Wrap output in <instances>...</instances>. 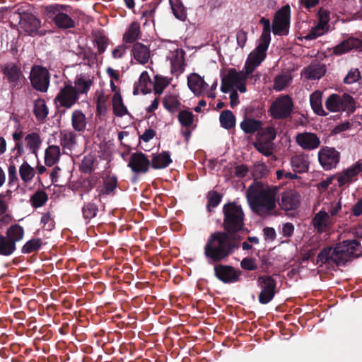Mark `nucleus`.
Here are the masks:
<instances>
[{"label": "nucleus", "instance_id": "nucleus-17", "mask_svg": "<svg viewBox=\"0 0 362 362\" xmlns=\"http://www.w3.org/2000/svg\"><path fill=\"white\" fill-rule=\"evenodd\" d=\"M167 59L171 66V72L177 76L184 71L185 52L179 48L170 50Z\"/></svg>", "mask_w": 362, "mask_h": 362}, {"label": "nucleus", "instance_id": "nucleus-38", "mask_svg": "<svg viewBox=\"0 0 362 362\" xmlns=\"http://www.w3.org/2000/svg\"><path fill=\"white\" fill-rule=\"evenodd\" d=\"M292 81L290 74L277 75L274 80L273 88L276 91H281L288 87Z\"/></svg>", "mask_w": 362, "mask_h": 362}, {"label": "nucleus", "instance_id": "nucleus-49", "mask_svg": "<svg viewBox=\"0 0 362 362\" xmlns=\"http://www.w3.org/2000/svg\"><path fill=\"white\" fill-rule=\"evenodd\" d=\"M47 201V195L45 192L42 190L37 191L30 197L31 204L35 208L43 206Z\"/></svg>", "mask_w": 362, "mask_h": 362}, {"label": "nucleus", "instance_id": "nucleus-23", "mask_svg": "<svg viewBox=\"0 0 362 362\" xmlns=\"http://www.w3.org/2000/svg\"><path fill=\"white\" fill-rule=\"evenodd\" d=\"M216 276L224 283L236 281L240 273L228 266L217 265L214 267Z\"/></svg>", "mask_w": 362, "mask_h": 362}, {"label": "nucleus", "instance_id": "nucleus-31", "mask_svg": "<svg viewBox=\"0 0 362 362\" xmlns=\"http://www.w3.org/2000/svg\"><path fill=\"white\" fill-rule=\"evenodd\" d=\"M3 72L8 81L13 86H15L18 84V81L20 80L22 75L19 67L14 64H7L4 68Z\"/></svg>", "mask_w": 362, "mask_h": 362}, {"label": "nucleus", "instance_id": "nucleus-58", "mask_svg": "<svg viewBox=\"0 0 362 362\" xmlns=\"http://www.w3.org/2000/svg\"><path fill=\"white\" fill-rule=\"evenodd\" d=\"M151 85V81L149 76L146 71L141 73L139 79V86L141 91H144L145 89L148 88Z\"/></svg>", "mask_w": 362, "mask_h": 362}, {"label": "nucleus", "instance_id": "nucleus-60", "mask_svg": "<svg viewBox=\"0 0 362 362\" xmlns=\"http://www.w3.org/2000/svg\"><path fill=\"white\" fill-rule=\"evenodd\" d=\"M241 267L246 270H255L257 268L256 262L252 258H244L240 262Z\"/></svg>", "mask_w": 362, "mask_h": 362}, {"label": "nucleus", "instance_id": "nucleus-7", "mask_svg": "<svg viewBox=\"0 0 362 362\" xmlns=\"http://www.w3.org/2000/svg\"><path fill=\"white\" fill-rule=\"evenodd\" d=\"M325 106L328 110L333 112L341 110L354 112L356 109L354 98L348 94H344L341 96L332 94L327 98Z\"/></svg>", "mask_w": 362, "mask_h": 362}, {"label": "nucleus", "instance_id": "nucleus-63", "mask_svg": "<svg viewBox=\"0 0 362 362\" xmlns=\"http://www.w3.org/2000/svg\"><path fill=\"white\" fill-rule=\"evenodd\" d=\"M127 46L124 45H118L112 52V56L114 59L122 58L127 52Z\"/></svg>", "mask_w": 362, "mask_h": 362}, {"label": "nucleus", "instance_id": "nucleus-48", "mask_svg": "<svg viewBox=\"0 0 362 362\" xmlns=\"http://www.w3.org/2000/svg\"><path fill=\"white\" fill-rule=\"evenodd\" d=\"M255 148L264 156H270L273 153V144L272 142L260 139L254 143Z\"/></svg>", "mask_w": 362, "mask_h": 362}, {"label": "nucleus", "instance_id": "nucleus-2", "mask_svg": "<svg viewBox=\"0 0 362 362\" xmlns=\"http://www.w3.org/2000/svg\"><path fill=\"white\" fill-rule=\"evenodd\" d=\"M361 252L358 242L348 240L337 244L334 248H325L317 256V263L328 264H344Z\"/></svg>", "mask_w": 362, "mask_h": 362}, {"label": "nucleus", "instance_id": "nucleus-52", "mask_svg": "<svg viewBox=\"0 0 362 362\" xmlns=\"http://www.w3.org/2000/svg\"><path fill=\"white\" fill-rule=\"evenodd\" d=\"M260 23L263 25V32L261 35L259 41L269 43L270 42L271 24L268 19L262 18Z\"/></svg>", "mask_w": 362, "mask_h": 362}, {"label": "nucleus", "instance_id": "nucleus-35", "mask_svg": "<svg viewBox=\"0 0 362 362\" xmlns=\"http://www.w3.org/2000/svg\"><path fill=\"white\" fill-rule=\"evenodd\" d=\"M60 143L64 148L71 149L76 144V135L70 130L60 132Z\"/></svg>", "mask_w": 362, "mask_h": 362}, {"label": "nucleus", "instance_id": "nucleus-25", "mask_svg": "<svg viewBox=\"0 0 362 362\" xmlns=\"http://www.w3.org/2000/svg\"><path fill=\"white\" fill-rule=\"evenodd\" d=\"M313 224L318 232H325L328 230L332 225V218L327 212L320 211L314 216Z\"/></svg>", "mask_w": 362, "mask_h": 362}, {"label": "nucleus", "instance_id": "nucleus-13", "mask_svg": "<svg viewBox=\"0 0 362 362\" xmlns=\"http://www.w3.org/2000/svg\"><path fill=\"white\" fill-rule=\"evenodd\" d=\"M269 45V43L259 41L256 49L248 55L245 65L247 74H251L264 59Z\"/></svg>", "mask_w": 362, "mask_h": 362}, {"label": "nucleus", "instance_id": "nucleus-24", "mask_svg": "<svg viewBox=\"0 0 362 362\" xmlns=\"http://www.w3.org/2000/svg\"><path fill=\"white\" fill-rule=\"evenodd\" d=\"M132 54L134 59L141 64H146L151 59L149 47L141 42H136L133 45Z\"/></svg>", "mask_w": 362, "mask_h": 362}, {"label": "nucleus", "instance_id": "nucleus-5", "mask_svg": "<svg viewBox=\"0 0 362 362\" xmlns=\"http://www.w3.org/2000/svg\"><path fill=\"white\" fill-rule=\"evenodd\" d=\"M223 225L229 233H235L243 226L244 213L240 206L235 203L226 204L223 207Z\"/></svg>", "mask_w": 362, "mask_h": 362}, {"label": "nucleus", "instance_id": "nucleus-21", "mask_svg": "<svg viewBox=\"0 0 362 362\" xmlns=\"http://www.w3.org/2000/svg\"><path fill=\"white\" fill-rule=\"evenodd\" d=\"M150 162L142 153H133L129 159L128 166L135 173H146L149 168Z\"/></svg>", "mask_w": 362, "mask_h": 362}, {"label": "nucleus", "instance_id": "nucleus-43", "mask_svg": "<svg viewBox=\"0 0 362 362\" xmlns=\"http://www.w3.org/2000/svg\"><path fill=\"white\" fill-rule=\"evenodd\" d=\"M219 120L221 127L226 129H231L235 125V117L230 110L223 111L220 115Z\"/></svg>", "mask_w": 362, "mask_h": 362}, {"label": "nucleus", "instance_id": "nucleus-3", "mask_svg": "<svg viewBox=\"0 0 362 362\" xmlns=\"http://www.w3.org/2000/svg\"><path fill=\"white\" fill-rule=\"evenodd\" d=\"M235 245L226 233H216L210 237L204 247L206 257L218 262L227 257Z\"/></svg>", "mask_w": 362, "mask_h": 362}, {"label": "nucleus", "instance_id": "nucleus-32", "mask_svg": "<svg viewBox=\"0 0 362 362\" xmlns=\"http://www.w3.org/2000/svg\"><path fill=\"white\" fill-rule=\"evenodd\" d=\"M325 73L324 65L312 64L304 69L302 75L307 79L315 80L320 78Z\"/></svg>", "mask_w": 362, "mask_h": 362}, {"label": "nucleus", "instance_id": "nucleus-18", "mask_svg": "<svg viewBox=\"0 0 362 362\" xmlns=\"http://www.w3.org/2000/svg\"><path fill=\"white\" fill-rule=\"evenodd\" d=\"M17 16L20 18V28L23 32L29 35L37 33L40 28V21L34 15L24 13Z\"/></svg>", "mask_w": 362, "mask_h": 362}, {"label": "nucleus", "instance_id": "nucleus-10", "mask_svg": "<svg viewBox=\"0 0 362 362\" xmlns=\"http://www.w3.org/2000/svg\"><path fill=\"white\" fill-rule=\"evenodd\" d=\"M293 109V102L288 95H281L277 98L271 105L269 111L272 116L276 119L288 117Z\"/></svg>", "mask_w": 362, "mask_h": 362}, {"label": "nucleus", "instance_id": "nucleus-54", "mask_svg": "<svg viewBox=\"0 0 362 362\" xmlns=\"http://www.w3.org/2000/svg\"><path fill=\"white\" fill-rule=\"evenodd\" d=\"M169 80L163 76H156L154 90L156 93L161 94L165 87L169 84Z\"/></svg>", "mask_w": 362, "mask_h": 362}, {"label": "nucleus", "instance_id": "nucleus-11", "mask_svg": "<svg viewBox=\"0 0 362 362\" xmlns=\"http://www.w3.org/2000/svg\"><path fill=\"white\" fill-rule=\"evenodd\" d=\"M258 286L260 292L258 296L259 301L262 304H267L274 298L276 293V281L269 276H262L258 278Z\"/></svg>", "mask_w": 362, "mask_h": 362}, {"label": "nucleus", "instance_id": "nucleus-37", "mask_svg": "<svg viewBox=\"0 0 362 362\" xmlns=\"http://www.w3.org/2000/svg\"><path fill=\"white\" fill-rule=\"evenodd\" d=\"M139 34V24L136 22H133L124 33L123 35V41L126 43H132L138 38Z\"/></svg>", "mask_w": 362, "mask_h": 362}, {"label": "nucleus", "instance_id": "nucleus-64", "mask_svg": "<svg viewBox=\"0 0 362 362\" xmlns=\"http://www.w3.org/2000/svg\"><path fill=\"white\" fill-rule=\"evenodd\" d=\"M294 230V226L291 223H286L283 226L282 233L284 236L290 237Z\"/></svg>", "mask_w": 362, "mask_h": 362}, {"label": "nucleus", "instance_id": "nucleus-47", "mask_svg": "<svg viewBox=\"0 0 362 362\" xmlns=\"http://www.w3.org/2000/svg\"><path fill=\"white\" fill-rule=\"evenodd\" d=\"M23 228L18 226L14 225L11 226L7 230V240H11L16 245V242L20 241L23 238Z\"/></svg>", "mask_w": 362, "mask_h": 362}, {"label": "nucleus", "instance_id": "nucleus-20", "mask_svg": "<svg viewBox=\"0 0 362 362\" xmlns=\"http://www.w3.org/2000/svg\"><path fill=\"white\" fill-rule=\"evenodd\" d=\"M300 204V195L292 190L286 191L281 194L279 205L285 211L293 210Z\"/></svg>", "mask_w": 362, "mask_h": 362}, {"label": "nucleus", "instance_id": "nucleus-56", "mask_svg": "<svg viewBox=\"0 0 362 362\" xmlns=\"http://www.w3.org/2000/svg\"><path fill=\"white\" fill-rule=\"evenodd\" d=\"M178 119L182 125L189 127L193 122V115L191 112L183 110L179 113Z\"/></svg>", "mask_w": 362, "mask_h": 362}, {"label": "nucleus", "instance_id": "nucleus-22", "mask_svg": "<svg viewBox=\"0 0 362 362\" xmlns=\"http://www.w3.org/2000/svg\"><path fill=\"white\" fill-rule=\"evenodd\" d=\"M187 85L189 88L195 95L200 96L205 94L208 84L199 74L192 73L187 77Z\"/></svg>", "mask_w": 362, "mask_h": 362}, {"label": "nucleus", "instance_id": "nucleus-16", "mask_svg": "<svg viewBox=\"0 0 362 362\" xmlns=\"http://www.w3.org/2000/svg\"><path fill=\"white\" fill-rule=\"evenodd\" d=\"M329 13L324 9H320L318 12L319 23L313 27L311 30L303 37L305 40H315L317 37L324 35L329 30L328 22L329 21Z\"/></svg>", "mask_w": 362, "mask_h": 362}, {"label": "nucleus", "instance_id": "nucleus-61", "mask_svg": "<svg viewBox=\"0 0 362 362\" xmlns=\"http://www.w3.org/2000/svg\"><path fill=\"white\" fill-rule=\"evenodd\" d=\"M208 197V207H216L221 202V196L217 192L209 193Z\"/></svg>", "mask_w": 362, "mask_h": 362}, {"label": "nucleus", "instance_id": "nucleus-9", "mask_svg": "<svg viewBox=\"0 0 362 362\" xmlns=\"http://www.w3.org/2000/svg\"><path fill=\"white\" fill-rule=\"evenodd\" d=\"M79 96L72 84H66L62 88L54 99L58 107L71 108L78 100Z\"/></svg>", "mask_w": 362, "mask_h": 362}, {"label": "nucleus", "instance_id": "nucleus-50", "mask_svg": "<svg viewBox=\"0 0 362 362\" xmlns=\"http://www.w3.org/2000/svg\"><path fill=\"white\" fill-rule=\"evenodd\" d=\"M163 104L167 110L173 112L178 110L180 103L175 95H168L164 98Z\"/></svg>", "mask_w": 362, "mask_h": 362}, {"label": "nucleus", "instance_id": "nucleus-15", "mask_svg": "<svg viewBox=\"0 0 362 362\" xmlns=\"http://www.w3.org/2000/svg\"><path fill=\"white\" fill-rule=\"evenodd\" d=\"M361 173H362V162L358 160L341 172L336 174L334 178L337 180L338 185L341 187L355 182L357 180V176Z\"/></svg>", "mask_w": 362, "mask_h": 362}, {"label": "nucleus", "instance_id": "nucleus-45", "mask_svg": "<svg viewBox=\"0 0 362 362\" xmlns=\"http://www.w3.org/2000/svg\"><path fill=\"white\" fill-rule=\"evenodd\" d=\"M34 113L38 120H43L48 114V109L42 99H37L34 103Z\"/></svg>", "mask_w": 362, "mask_h": 362}, {"label": "nucleus", "instance_id": "nucleus-62", "mask_svg": "<svg viewBox=\"0 0 362 362\" xmlns=\"http://www.w3.org/2000/svg\"><path fill=\"white\" fill-rule=\"evenodd\" d=\"M98 52L103 53L107 45V39L105 36H97L95 39Z\"/></svg>", "mask_w": 362, "mask_h": 362}, {"label": "nucleus", "instance_id": "nucleus-29", "mask_svg": "<svg viewBox=\"0 0 362 362\" xmlns=\"http://www.w3.org/2000/svg\"><path fill=\"white\" fill-rule=\"evenodd\" d=\"M92 85L93 81L90 77L81 74L76 77L73 86L77 95L80 96L81 94H86Z\"/></svg>", "mask_w": 362, "mask_h": 362}, {"label": "nucleus", "instance_id": "nucleus-44", "mask_svg": "<svg viewBox=\"0 0 362 362\" xmlns=\"http://www.w3.org/2000/svg\"><path fill=\"white\" fill-rule=\"evenodd\" d=\"M21 180L24 182H30L35 176V171L27 162H23L19 168Z\"/></svg>", "mask_w": 362, "mask_h": 362}, {"label": "nucleus", "instance_id": "nucleus-30", "mask_svg": "<svg viewBox=\"0 0 362 362\" xmlns=\"http://www.w3.org/2000/svg\"><path fill=\"white\" fill-rule=\"evenodd\" d=\"M361 45L362 42L358 38H349L348 40L343 41L339 45L336 46L334 48L333 52L334 54L338 55L342 54L352 49H358L361 47Z\"/></svg>", "mask_w": 362, "mask_h": 362}, {"label": "nucleus", "instance_id": "nucleus-59", "mask_svg": "<svg viewBox=\"0 0 362 362\" xmlns=\"http://www.w3.org/2000/svg\"><path fill=\"white\" fill-rule=\"evenodd\" d=\"M83 215L86 219H90L96 215V206L92 204H88L83 208Z\"/></svg>", "mask_w": 362, "mask_h": 362}, {"label": "nucleus", "instance_id": "nucleus-53", "mask_svg": "<svg viewBox=\"0 0 362 362\" xmlns=\"http://www.w3.org/2000/svg\"><path fill=\"white\" fill-rule=\"evenodd\" d=\"M42 245V241L40 238L32 239L28 241L22 248L24 253H30L38 250Z\"/></svg>", "mask_w": 362, "mask_h": 362}, {"label": "nucleus", "instance_id": "nucleus-34", "mask_svg": "<svg viewBox=\"0 0 362 362\" xmlns=\"http://www.w3.org/2000/svg\"><path fill=\"white\" fill-rule=\"evenodd\" d=\"M171 162L170 155L168 152L164 151L153 155L151 164L153 168L162 169L166 168Z\"/></svg>", "mask_w": 362, "mask_h": 362}, {"label": "nucleus", "instance_id": "nucleus-36", "mask_svg": "<svg viewBox=\"0 0 362 362\" xmlns=\"http://www.w3.org/2000/svg\"><path fill=\"white\" fill-rule=\"evenodd\" d=\"M108 95L103 91H97L95 93V102L97 107V114L104 115L107 111Z\"/></svg>", "mask_w": 362, "mask_h": 362}, {"label": "nucleus", "instance_id": "nucleus-27", "mask_svg": "<svg viewBox=\"0 0 362 362\" xmlns=\"http://www.w3.org/2000/svg\"><path fill=\"white\" fill-rule=\"evenodd\" d=\"M291 165L296 173L307 172L309 168L308 156L303 153L296 155L291 158Z\"/></svg>", "mask_w": 362, "mask_h": 362}, {"label": "nucleus", "instance_id": "nucleus-46", "mask_svg": "<svg viewBox=\"0 0 362 362\" xmlns=\"http://www.w3.org/2000/svg\"><path fill=\"white\" fill-rule=\"evenodd\" d=\"M16 250V246L13 242L11 240H7L0 234V255H10Z\"/></svg>", "mask_w": 362, "mask_h": 362}, {"label": "nucleus", "instance_id": "nucleus-19", "mask_svg": "<svg viewBox=\"0 0 362 362\" xmlns=\"http://www.w3.org/2000/svg\"><path fill=\"white\" fill-rule=\"evenodd\" d=\"M296 141L304 150H314L320 145V139L314 133L302 132L296 136Z\"/></svg>", "mask_w": 362, "mask_h": 362}, {"label": "nucleus", "instance_id": "nucleus-33", "mask_svg": "<svg viewBox=\"0 0 362 362\" xmlns=\"http://www.w3.org/2000/svg\"><path fill=\"white\" fill-rule=\"evenodd\" d=\"M61 151L59 146L57 145L49 146L45 153V162L47 165L52 166L59 159Z\"/></svg>", "mask_w": 362, "mask_h": 362}, {"label": "nucleus", "instance_id": "nucleus-42", "mask_svg": "<svg viewBox=\"0 0 362 362\" xmlns=\"http://www.w3.org/2000/svg\"><path fill=\"white\" fill-rule=\"evenodd\" d=\"M175 17L182 21L187 18L185 8L180 0H169Z\"/></svg>", "mask_w": 362, "mask_h": 362}, {"label": "nucleus", "instance_id": "nucleus-51", "mask_svg": "<svg viewBox=\"0 0 362 362\" xmlns=\"http://www.w3.org/2000/svg\"><path fill=\"white\" fill-rule=\"evenodd\" d=\"M258 135L259 139L272 143V141L276 138V132L273 127H267L262 129Z\"/></svg>", "mask_w": 362, "mask_h": 362}, {"label": "nucleus", "instance_id": "nucleus-8", "mask_svg": "<svg viewBox=\"0 0 362 362\" xmlns=\"http://www.w3.org/2000/svg\"><path fill=\"white\" fill-rule=\"evenodd\" d=\"M291 10L288 5L283 6L274 16L272 30L275 35H287L290 24Z\"/></svg>", "mask_w": 362, "mask_h": 362}, {"label": "nucleus", "instance_id": "nucleus-6", "mask_svg": "<svg viewBox=\"0 0 362 362\" xmlns=\"http://www.w3.org/2000/svg\"><path fill=\"white\" fill-rule=\"evenodd\" d=\"M247 72H238L231 69L228 71L221 81V89L222 92L227 93L230 90H238L240 93L246 92Z\"/></svg>", "mask_w": 362, "mask_h": 362}, {"label": "nucleus", "instance_id": "nucleus-1", "mask_svg": "<svg viewBox=\"0 0 362 362\" xmlns=\"http://www.w3.org/2000/svg\"><path fill=\"white\" fill-rule=\"evenodd\" d=\"M277 189L257 182L247 190V199L251 209L261 216L272 214L276 207Z\"/></svg>", "mask_w": 362, "mask_h": 362}, {"label": "nucleus", "instance_id": "nucleus-55", "mask_svg": "<svg viewBox=\"0 0 362 362\" xmlns=\"http://www.w3.org/2000/svg\"><path fill=\"white\" fill-rule=\"evenodd\" d=\"M117 186V180L115 178H109L105 181L104 187L100 191V195L112 193Z\"/></svg>", "mask_w": 362, "mask_h": 362}, {"label": "nucleus", "instance_id": "nucleus-40", "mask_svg": "<svg viewBox=\"0 0 362 362\" xmlns=\"http://www.w3.org/2000/svg\"><path fill=\"white\" fill-rule=\"evenodd\" d=\"M311 107L314 112L319 115H325V112L322 106V93L317 90L310 97Z\"/></svg>", "mask_w": 362, "mask_h": 362}, {"label": "nucleus", "instance_id": "nucleus-57", "mask_svg": "<svg viewBox=\"0 0 362 362\" xmlns=\"http://www.w3.org/2000/svg\"><path fill=\"white\" fill-rule=\"evenodd\" d=\"M361 75L359 71L357 69H353L349 71L344 78V82L347 84H351L358 81Z\"/></svg>", "mask_w": 362, "mask_h": 362}, {"label": "nucleus", "instance_id": "nucleus-26", "mask_svg": "<svg viewBox=\"0 0 362 362\" xmlns=\"http://www.w3.org/2000/svg\"><path fill=\"white\" fill-rule=\"evenodd\" d=\"M42 144V139L40 134L37 132H32L27 134L24 139V145L29 151L35 154H37L39 149Z\"/></svg>", "mask_w": 362, "mask_h": 362}, {"label": "nucleus", "instance_id": "nucleus-41", "mask_svg": "<svg viewBox=\"0 0 362 362\" xmlns=\"http://www.w3.org/2000/svg\"><path fill=\"white\" fill-rule=\"evenodd\" d=\"M262 124L260 121L251 118H245L240 123V127L243 131L247 134H252L257 131Z\"/></svg>", "mask_w": 362, "mask_h": 362}, {"label": "nucleus", "instance_id": "nucleus-12", "mask_svg": "<svg viewBox=\"0 0 362 362\" xmlns=\"http://www.w3.org/2000/svg\"><path fill=\"white\" fill-rule=\"evenodd\" d=\"M30 79L34 88L41 92L47 91L49 83V76L46 69L40 66L33 67L30 71Z\"/></svg>", "mask_w": 362, "mask_h": 362}, {"label": "nucleus", "instance_id": "nucleus-4", "mask_svg": "<svg viewBox=\"0 0 362 362\" xmlns=\"http://www.w3.org/2000/svg\"><path fill=\"white\" fill-rule=\"evenodd\" d=\"M72 9L68 5L53 4L44 9L47 19L50 20L58 28L69 29L75 27V21L71 16Z\"/></svg>", "mask_w": 362, "mask_h": 362}, {"label": "nucleus", "instance_id": "nucleus-28", "mask_svg": "<svg viewBox=\"0 0 362 362\" xmlns=\"http://www.w3.org/2000/svg\"><path fill=\"white\" fill-rule=\"evenodd\" d=\"M71 126L76 132H83L87 126V118L81 110H75L71 112Z\"/></svg>", "mask_w": 362, "mask_h": 362}, {"label": "nucleus", "instance_id": "nucleus-14", "mask_svg": "<svg viewBox=\"0 0 362 362\" xmlns=\"http://www.w3.org/2000/svg\"><path fill=\"white\" fill-rule=\"evenodd\" d=\"M318 160L325 170L336 168L340 160V153L335 148L325 146L318 152Z\"/></svg>", "mask_w": 362, "mask_h": 362}, {"label": "nucleus", "instance_id": "nucleus-39", "mask_svg": "<svg viewBox=\"0 0 362 362\" xmlns=\"http://www.w3.org/2000/svg\"><path fill=\"white\" fill-rule=\"evenodd\" d=\"M112 107L115 115L122 117L127 114V109L124 105L122 96L119 92H116L112 97Z\"/></svg>", "mask_w": 362, "mask_h": 362}]
</instances>
